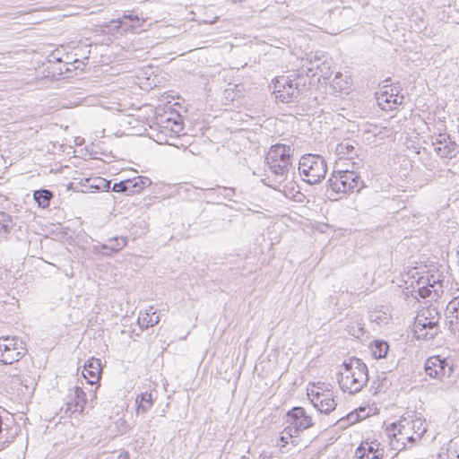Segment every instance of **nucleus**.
<instances>
[{"instance_id":"f257e3e1","label":"nucleus","mask_w":459,"mask_h":459,"mask_svg":"<svg viewBox=\"0 0 459 459\" xmlns=\"http://www.w3.org/2000/svg\"><path fill=\"white\" fill-rule=\"evenodd\" d=\"M342 366L343 371L338 377L341 389L350 394L359 392L368 380L367 365L360 359L351 358Z\"/></svg>"},{"instance_id":"f03ea898","label":"nucleus","mask_w":459,"mask_h":459,"mask_svg":"<svg viewBox=\"0 0 459 459\" xmlns=\"http://www.w3.org/2000/svg\"><path fill=\"white\" fill-rule=\"evenodd\" d=\"M293 152L291 146L282 143L272 145L269 149L265 160L275 182L281 184L288 179L292 169Z\"/></svg>"},{"instance_id":"7ed1b4c3","label":"nucleus","mask_w":459,"mask_h":459,"mask_svg":"<svg viewBox=\"0 0 459 459\" xmlns=\"http://www.w3.org/2000/svg\"><path fill=\"white\" fill-rule=\"evenodd\" d=\"M440 314L436 307L420 310L415 317L413 332L418 339L430 340L439 333Z\"/></svg>"},{"instance_id":"20e7f679","label":"nucleus","mask_w":459,"mask_h":459,"mask_svg":"<svg viewBox=\"0 0 459 459\" xmlns=\"http://www.w3.org/2000/svg\"><path fill=\"white\" fill-rule=\"evenodd\" d=\"M299 174L310 185L318 184L325 178L327 164L321 155L305 154L299 162Z\"/></svg>"},{"instance_id":"39448f33","label":"nucleus","mask_w":459,"mask_h":459,"mask_svg":"<svg viewBox=\"0 0 459 459\" xmlns=\"http://www.w3.org/2000/svg\"><path fill=\"white\" fill-rule=\"evenodd\" d=\"M329 185L336 194H349L359 191L363 186V182L355 171L340 170L333 171L329 178Z\"/></svg>"},{"instance_id":"423d86ee","label":"nucleus","mask_w":459,"mask_h":459,"mask_svg":"<svg viewBox=\"0 0 459 459\" xmlns=\"http://www.w3.org/2000/svg\"><path fill=\"white\" fill-rule=\"evenodd\" d=\"M410 424L409 419L402 418L386 428L387 435L392 437L391 445L394 449L401 451L406 447L407 442L414 443L418 440Z\"/></svg>"},{"instance_id":"0eeeda50","label":"nucleus","mask_w":459,"mask_h":459,"mask_svg":"<svg viewBox=\"0 0 459 459\" xmlns=\"http://www.w3.org/2000/svg\"><path fill=\"white\" fill-rule=\"evenodd\" d=\"M299 75H281L275 79L273 92L281 102L290 103L298 99L300 93Z\"/></svg>"},{"instance_id":"6e6552de","label":"nucleus","mask_w":459,"mask_h":459,"mask_svg":"<svg viewBox=\"0 0 459 459\" xmlns=\"http://www.w3.org/2000/svg\"><path fill=\"white\" fill-rule=\"evenodd\" d=\"M25 342L17 336L0 337V362L10 365L19 361L26 353Z\"/></svg>"},{"instance_id":"1a4fd4ad","label":"nucleus","mask_w":459,"mask_h":459,"mask_svg":"<svg viewBox=\"0 0 459 459\" xmlns=\"http://www.w3.org/2000/svg\"><path fill=\"white\" fill-rule=\"evenodd\" d=\"M284 433L289 436L299 435L300 432L314 426L312 417L309 416L303 407H293L285 415Z\"/></svg>"},{"instance_id":"9d476101","label":"nucleus","mask_w":459,"mask_h":459,"mask_svg":"<svg viewBox=\"0 0 459 459\" xmlns=\"http://www.w3.org/2000/svg\"><path fill=\"white\" fill-rule=\"evenodd\" d=\"M424 369L429 377L444 381L451 377L455 371L454 359L440 355L431 356L426 360Z\"/></svg>"},{"instance_id":"9b49d317","label":"nucleus","mask_w":459,"mask_h":459,"mask_svg":"<svg viewBox=\"0 0 459 459\" xmlns=\"http://www.w3.org/2000/svg\"><path fill=\"white\" fill-rule=\"evenodd\" d=\"M313 406L321 413L329 414L336 408L333 392L322 386H314L307 393Z\"/></svg>"},{"instance_id":"f8f14e48","label":"nucleus","mask_w":459,"mask_h":459,"mask_svg":"<svg viewBox=\"0 0 459 459\" xmlns=\"http://www.w3.org/2000/svg\"><path fill=\"white\" fill-rule=\"evenodd\" d=\"M432 145L435 153L442 159H453L459 153V147L450 134H438L433 135Z\"/></svg>"},{"instance_id":"ddd939ff","label":"nucleus","mask_w":459,"mask_h":459,"mask_svg":"<svg viewBox=\"0 0 459 459\" xmlns=\"http://www.w3.org/2000/svg\"><path fill=\"white\" fill-rule=\"evenodd\" d=\"M85 404V393L81 387L74 386L68 389L65 407H62L61 410L65 411V414L71 415L75 412H82Z\"/></svg>"},{"instance_id":"4468645a","label":"nucleus","mask_w":459,"mask_h":459,"mask_svg":"<svg viewBox=\"0 0 459 459\" xmlns=\"http://www.w3.org/2000/svg\"><path fill=\"white\" fill-rule=\"evenodd\" d=\"M303 66L307 67V73L312 74V76L326 77L330 70L327 57L317 52L308 54L304 60Z\"/></svg>"},{"instance_id":"2eb2a0df","label":"nucleus","mask_w":459,"mask_h":459,"mask_svg":"<svg viewBox=\"0 0 459 459\" xmlns=\"http://www.w3.org/2000/svg\"><path fill=\"white\" fill-rule=\"evenodd\" d=\"M128 243L127 237L117 236L110 238L107 240V243H97L92 246V252L96 255H103L110 256L115 253L119 252Z\"/></svg>"},{"instance_id":"dca6fc26","label":"nucleus","mask_w":459,"mask_h":459,"mask_svg":"<svg viewBox=\"0 0 459 459\" xmlns=\"http://www.w3.org/2000/svg\"><path fill=\"white\" fill-rule=\"evenodd\" d=\"M359 144L351 139H345L335 146V153L339 159L353 160L359 156Z\"/></svg>"},{"instance_id":"f3484780","label":"nucleus","mask_w":459,"mask_h":459,"mask_svg":"<svg viewBox=\"0 0 459 459\" xmlns=\"http://www.w3.org/2000/svg\"><path fill=\"white\" fill-rule=\"evenodd\" d=\"M385 451L383 448H379V444L371 443H361L360 446L356 449L355 456L358 459H383Z\"/></svg>"},{"instance_id":"a211bd4d","label":"nucleus","mask_w":459,"mask_h":459,"mask_svg":"<svg viewBox=\"0 0 459 459\" xmlns=\"http://www.w3.org/2000/svg\"><path fill=\"white\" fill-rule=\"evenodd\" d=\"M111 22L116 24L115 27L120 32H136L142 27L143 21L137 15L125 14L122 18Z\"/></svg>"},{"instance_id":"6ab92c4d","label":"nucleus","mask_w":459,"mask_h":459,"mask_svg":"<svg viewBox=\"0 0 459 459\" xmlns=\"http://www.w3.org/2000/svg\"><path fill=\"white\" fill-rule=\"evenodd\" d=\"M101 374L100 359L91 358L88 359L83 367L82 375L88 383L93 385L98 382Z\"/></svg>"},{"instance_id":"aec40b11","label":"nucleus","mask_w":459,"mask_h":459,"mask_svg":"<svg viewBox=\"0 0 459 459\" xmlns=\"http://www.w3.org/2000/svg\"><path fill=\"white\" fill-rule=\"evenodd\" d=\"M158 127L160 128V134H164L165 136L171 138L178 136L183 129L181 122L171 117L165 119L160 117Z\"/></svg>"},{"instance_id":"412c9836","label":"nucleus","mask_w":459,"mask_h":459,"mask_svg":"<svg viewBox=\"0 0 459 459\" xmlns=\"http://www.w3.org/2000/svg\"><path fill=\"white\" fill-rule=\"evenodd\" d=\"M377 100L382 109L392 110L403 103V96L385 91L377 96Z\"/></svg>"},{"instance_id":"4be33fe9","label":"nucleus","mask_w":459,"mask_h":459,"mask_svg":"<svg viewBox=\"0 0 459 459\" xmlns=\"http://www.w3.org/2000/svg\"><path fill=\"white\" fill-rule=\"evenodd\" d=\"M153 401L154 398L152 396V393L151 392L146 391L137 395L135 398L137 413L139 414L147 412L152 407Z\"/></svg>"},{"instance_id":"5701e85b","label":"nucleus","mask_w":459,"mask_h":459,"mask_svg":"<svg viewBox=\"0 0 459 459\" xmlns=\"http://www.w3.org/2000/svg\"><path fill=\"white\" fill-rule=\"evenodd\" d=\"M160 322V316L156 315V311L150 307L144 314L140 313L138 316V324L142 328H148L157 325Z\"/></svg>"},{"instance_id":"b1692460","label":"nucleus","mask_w":459,"mask_h":459,"mask_svg":"<svg viewBox=\"0 0 459 459\" xmlns=\"http://www.w3.org/2000/svg\"><path fill=\"white\" fill-rule=\"evenodd\" d=\"M369 349L374 358L382 359L386 356L389 350V345L386 342L378 340L373 342L370 344Z\"/></svg>"},{"instance_id":"393cba45","label":"nucleus","mask_w":459,"mask_h":459,"mask_svg":"<svg viewBox=\"0 0 459 459\" xmlns=\"http://www.w3.org/2000/svg\"><path fill=\"white\" fill-rule=\"evenodd\" d=\"M54 195L50 190L39 189L33 193V198L37 202L38 205L41 208H47L49 205L50 200Z\"/></svg>"},{"instance_id":"a878e982","label":"nucleus","mask_w":459,"mask_h":459,"mask_svg":"<svg viewBox=\"0 0 459 459\" xmlns=\"http://www.w3.org/2000/svg\"><path fill=\"white\" fill-rule=\"evenodd\" d=\"M332 86L337 91H348L351 88V82L346 75H343L342 73L338 72L332 81Z\"/></svg>"},{"instance_id":"bb28decb","label":"nucleus","mask_w":459,"mask_h":459,"mask_svg":"<svg viewBox=\"0 0 459 459\" xmlns=\"http://www.w3.org/2000/svg\"><path fill=\"white\" fill-rule=\"evenodd\" d=\"M410 426L412 430L415 432L416 439H420L424 433L427 431V425L425 423V420L420 417H415L411 420L409 419Z\"/></svg>"},{"instance_id":"cd10ccee","label":"nucleus","mask_w":459,"mask_h":459,"mask_svg":"<svg viewBox=\"0 0 459 459\" xmlns=\"http://www.w3.org/2000/svg\"><path fill=\"white\" fill-rule=\"evenodd\" d=\"M131 185H133V195L140 193L143 188L149 186L152 184V180L143 176L135 177L130 178Z\"/></svg>"},{"instance_id":"c85d7f7f","label":"nucleus","mask_w":459,"mask_h":459,"mask_svg":"<svg viewBox=\"0 0 459 459\" xmlns=\"http://www.w3.org/2000/svg\"><path fill=\"white\" fill-rule=\"evenodd\" d=\"M12 218L4 212H0V237H5L11 230Z\"/></svg>"},{"instance_id":"c756f323","label":"nucleus","mask_w":459,"mask_h":459,"mask_svg":"<svg viewBox=\"0 0 459 459\" xmlns=\"http://www.w3.org/2000/svg\"><path fill=\"white\" fill-rule=\"evenodd\" d=\"M133 185H131L130 179L122 180L118 183H114L112 186L113 192L126 193L127 195H133Z\"/></svg>"},{"instance_id":"7c9ffc66","label":"nucleus","mask_w":459,"mask_h":459,"mask_svg":"<svg viewBox=\"0 0 459 459\" xmlns=\"http://www.w3.org/2000/svg\"><path fill=\"white\" fill-rule=\"evenodd\" d=\"M446 325L452 333L459 332V316L456 313L447 311Z\"/></svg>"},{"instance_id":"2f4dec72","label":"nucleus","mask_w":459,"mask_h":459,"mask_svg":"<svg viewBox=\"0 0 459 459\" xmlns=\"http://www.w3.org/2000/svg\"><path fill=\"white\" fill-rule=\"evenodd\" d=\"M446 459H459V443L450 440L446 445Z\"/></svg>"},{"instance_id":"473e14b6","label":"nucleus","mask_w":459,"mask_h":459,"mask_svg":"<svg viewBox=\"0 0 459 459\" xmlns=\"http://www.w3.org/2000/svg\"><path fill=\"white\" fill-rule=\"evenodd\" d=\"M369 320L370 322L377 325L386 324L388 322V316L385 312L381 310H373L369 313Z\"/></svg>"},{"instance_id":"72a5a7b5","label":"nucleus","mask_w":459,"mask_h":459,"mask_svg":"<svg viewBox=\"0 0 459 459\" xmlns=\"http://www.w3.org/2000/svg\"><path fill=\"white\" fill-rule=\"evenodd\" d=\"M284 432V430L281 432V436L277 441V446L281 448H283L289 443V440H290V442L294 444L296 442L295 438L298 437L297 434H294V436H289Z\"/></svg>"},{"instance_id":"f704fd0d","label":"nucleus","mask_w":459,"mask_h":459,"mask_svg":"<svg viewBox=\"0 0 459 459\" xmlns=\"http://www.w3.org/2000/svg\"><path fill=\"white\" fill-rule=\"evenodd\" d=\"M426 286L433 290L436 297H438L439 293L443 292L442 283L439 281L428 279V283Z\"/></svg>"},{"instance_id":"c9c22d12","label":"nucleus","mask_w":459,"mask_h":459,"mask_svg":"<svg viewBox=\"0 0 459 459\" xmlns=\"http://www.w3.org/2000/svg\"><path fill=\"white\" fill-rule=\"evenodd\" d=\"M432 292H433V290L427 287L426 285L419 287V289L417 290L418 296H420L422 299L430 297Z\"/></svg>"},{"instance_id":"e433bc0d","label":"nucleus","mask_w":459,"mask_h":459,"mask_svg":"<svg viewBox=\"0 0 459 459\" xmlns=\"http://www.w3.org/2000/svg\"><path fill=\"white\" fill-rule=\"evenodd\" d=\"M78 63V60H75L74 63H71V64H68V63H65L63 65V67H59L58 70H59V74H62L64 73V70L65 72H70L72 71V66L74 68H77V66H75V64Z\"/></svg>"},{"instance_id":"4c0bfd02","label":"nucleus","mask_w":459,"mask_h":459,"mask_svg":"<svg viewBox=\"0 0 459 459\" xmlns=\"http://www.w3.org/2000/svg\"><path fill=\"white\" fill-rule=\"evenodd\" d=\"M21 371L18 368H13V372L9 373V376L12 377H20Z\"/></svg>"},{"instance_id":"58836bf2","label":"nucleus","mask_w":459,"mask_h":459,"mask_svg":"<svg viewBox=\"0 0 459 459\" xmlns=\"http://www.w3.org/2000/svg\"><path fill=\"white\" fill-rule=\"evenodd\" d=\"M222 190L227 193L226 195H230V194H232L234 192L233 189L226 188V187H223Z\"/></svg>"},{"instance_id":"ea45409f","label":"nucleus","mask_w":459,"mask_h":459,"mask_svg":"<svg viewBox=\"0 0 459 459\" xmlns=\"http://www.w3.org/2000/svg\"><path fill=\"white\" fill-rule=\"evenodd\" d=\"M117 459H128L127 455H120Z\"/></svg>"},{"instance_id":"a19ab883","label":"nucleus","mask_w":459,"mask_h":459,"mask_svg":"<svg viewBox=\"0 0 459 459\" xmlns=\"http://www.w3.org/2000/svg\"><path fill=\"white\" fill-rule=\"evenodd\" d=\"M382 134H383V132L381 130H379L377 132H374L375 136L381 135Z\"/></svg>"},{"instance_id":"79ce46f5","label":"nucleus","mask_w":459,"mask_h":459,"mask_svg":"<svg viewBox=\"0 0 459 459\" xmlns=\"http://www.w3.org/2000/svg\"><path fill=\"white\" fill-rule=\"evenodd\" d=\"M204 191H205V192H212L213 188H206V189H204Z\"/></svg>"},{"instance_id":"37998d69","label":"nucleus","mask_w":459,"mask_h":459,"mask_svg":"<svg viewBox=\"0 0 459 459\" xmlns=\"http://www.w3.org/2000/svg\"><path fill=\"white\" fill-rule=\"evenodd\" d=\"M310 459H317V457H316V455H314L313 456H311V458H310Z\"/></svg>"},{"instance_id":"c03bdc74","label":"nucleus","mask_w":459,"mask_h":459,"mask_svg":"<svg viewBox=\"0 0 459 459\" xmlns=\"http://www.w3.org/2000/svg\"><path fill=\"white\" fill-rule=\"evenodd\" d=\"M160 133H159V134H157L158 138H160Z\"/></svg>"},{"instance_id":"a18cd8bd","label":"nucleus","mask_w":459,"mask_h":459,"mask_svg":"<svg viewBox=\"0 0 459 459\" xmlns=\"http://www.w3.org/2000/svg\"><path fill=\"white\" fill-rule=\"evenodd\" d=\"M160 133H159V134H157L158 138H160Z\"/></svg>"}]
</instances>
